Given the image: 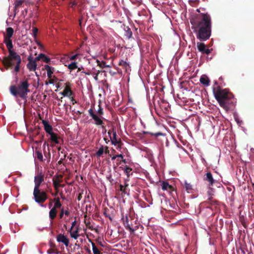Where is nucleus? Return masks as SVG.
<instances>
[{
    "instance_id": "f3484780",
    "label": "nucleus",
    "mask_w": 254,
    "mask_h": 254,
    "mask_svg": "<svg viewBox=\"0 0 254 254\" xmlns=\"http://www.w3.org/2000/svg\"><path fill=\"white\" fill-rule=\"evenodd\" d=\"M49 135H50V139L52 142L57 144H59L60 143L59 140L60 139V137L58 136V134L57 133L53 132V133H51Z\"/></svg>"
},
{
    "instance_id": "20e7f679",
    "label": "nucleus",
    "mask_w": 254,
    "mask_h": 254,
    "mask_svg": "<svg viewBox=\"0 0 254 254\" xmlns=\"http://www.w3.org/2000/svg\"><path fill=\"white\" fill-rule=\"evenodd\" d=\"M29 86V79L24 78L17 83V85H11L9 87V91L13 96L16 97L18 96L26 100L27 94L30 92Z\"/></svg>"
},
{
    "instance_id": "dca6fc26",
    "label": "nucleus",
    "mask_w": 254,
    "mask_h": 254,
    "mask_svg": "<svg viewBox=\"0 0 254 254\" xmlns=\"http://www.w3.org/2000/svg\"><path fill=\"white\" fill-rule=\"evenodd\" d=\"M60 94L64 97L67 96L70 97L72 95L73 92L69 86L66 84L63 91L61 92Z\"/></svg>"
},
{
    "instance_id": "f704fd0d",
    "label": "nucleus",
    "mask_w": 254,
    "mask_h": 254,
    "mask_svg": "<svg viewBox=\"0 0 254 254\" xmlns=\"http://www.w3.org/2000/svg\"><path fill=\"white\" fill-rule=\"evenodd\" d=\"M104 151V147L103 145H101L98 151L96 152V155L98 157H100L103 154V152Z\"/></svg>"
},
{
    "instance_id": "2f4dec72",
    "label": "nucleus",
    "mask_w": 254,
    "mask_h": 254,
    "mask_svg": "<svg viewBox=\"0 0 254 254\" xmlns=\"http://www.w3.org/2000/svg\"><path fill=\"white\" fill-rule=\"evenodd\" d=\"M67 67L70 70H73L77 68V63L76 62H72L70 64H68Z\"/></svg>"
},
{
    "instance_id": "864d4df0",
    "label": "nucleus",
    "mask_w": 254,
    "mask_h": 254,
    "mask_svg": "<svg viewBox=\"0 0 254 254\" xmlns=\"http://www.w3.org/2000/svg\"><path fill=\"white\" fill-rule=\"evenodd\" d=\"M78 69H77V72H79V71H81L82 69H83V66H81V67H78L77 66V68Z\"/></svg>"
},
{
    "instance_id": "c85d7f7f",
    "label": "nucleus",
    "mask_w": 254,
    "mask_h": 254,
    "mask_svg": "<svg viewBox=\"0 0 254 254\" xmlns=\"http://www.w3.org/2000/svg\"><path fill=\"white\" fill-rule=\"evenodd\" d=\"M35 154L36 156V157L40 161H43V154L41 151L39 150H36L35 152Z\"/></svg>"
},
{
    "instance_id": "393cba45",
    "label": "nucleus",
    "mask_w": 254,
    "mask_h": 254,
    "mask_svg": "<svg viewBox=\"0 0 254 254\" xmlns=\"http://www.w3.org/2000/svg\"><path fill=\"white\" fill-rule=\"evenodd\" d=\"M24 2V0H17L15 2V6H14V12H15V14H16V13L17 12H18V10H17V8L19 7H22V4Z\"/></svg>"
},
{
    "instance_id": "052dcab7",
    "label": "nucleus",
    "mask_w": 254,
    "mask_h": 254,
    "mask_svg": "<svg viewBox=\"0 0 254 254\" xmlns=\"http://www.w3.org/2000/svg\"><path fill=\"white\" fill-rule=\"evenodd\" d=\"M94 79L96 80H98V73H97L96 74V75L94 76Z\"/></svg>"
},
{
    "instance_id": "680f3d73",
    "label": "nucleus",
    "mask_w": 254,
    "mask_h": 254,
    "mask_svg": "<svg viewBox=\"0 0 254 254\" xmlns=\"http://www.w3.org/2000/svg\"><path fill=\"white\" fill-rule=\"evenodd\" d=\"M58 191H59V190H56V192L54 194H53V195L56 196V195H57L58 193Z\"/></svg>"
},
{
    "instance_id": "f257e3e1",
    "label": "nucleus",
    "mask_w": 254,
    "mask_h": 254,
    "mask_svg": "<svg viewBox=\"0 0 254 254\" xmlns=\"http://www.w3.org/2000/svg\"><path fill=\"white\" fill-rule=\"evenodd\" d=\"M201 18L193 23L192 27L194 32H196V37L200 41H206L208 39L211 34V21L210 16L207 13L200 14Z\"/></svg>"
},
{
    "instance_id": "0e129e2a",
    "label": "nucleus",
    "mask_w": 254,
    "mask_h": 254,
    "mask_svg": "<svg viewBox=\"0 0 254 254\" xmlns=\"http://www.w3.org/2000/svg\"><path fill=\"white\" fill-rule=\"evenodd\" d=\"M52 205V202H50L49 204V207H51V206Z\"/></svg>"
},
{
    "instance_id": "c9c22d12",
    "label": "nucleus",
    "mask_w": 254,
    "mask_h": 254,
    "mask_svg": "<svg viewBox=\"0 0 254 254\" xmlns=\"http://www.w3.org/2000/svg\"><path fill=\"white\" fill-rule=\"evenodd\" d=\"M131 171L132 169L127 166H126L125 168H124V172L128 177H129V173Z\"/></svg>"
},
{
    "instance_id": "c03bdc74",
    "label": "nucleus",
    "mask_w": 254,
    "mask_h": 254,
    "mask_svg": "<svg viewBox=\"0 0 254 254\" xmlns=\"http://www.w3.org/2000/svg\"><path fill=\"white\" fill-rule=\"evenodd\" d=\"M79 56V54H75L73 56H72L70 57L69 59L71 61H74V60H75L77 57Z\"/></svg>"
},
{
    "instance_id": "4d7b16f0",
    "label": "nucleus",
    "mask_w": 254,
    "mask_h": 254,
    "mask_svg": "<svg viewBox=\"0 0 254 254\" xmlns=\"http://www.w3.org/2000/svg\"><path fill=\"white\" fill-rule=\"evenodd\" d=\"M117 158V155H114V156L112 157V160H115Z\"/></svg>"
},
{
    "instance_id": "3c124183",
    "label": "nucleus",
    "mask_w": 254,
    "mask_h": 254,
    "mask_svg": "<svg viewBox=\"0 0 254 254\" xmlns=\"http://www.w3.org/2000/svg\"><path fill=\"white\" fill-rule=\"evenodd\" d=\"M53 201H54L55 202H60V199L59 197H56L55 198Z\"/></svg>"
},
{
    "instance_id": "774afa93",
    "label": "nucleus",
    "mask_w": 254,
    "mask_h": 254,
    "mask_svg": "<svg viewBox=\"0 0 254 254\" xmlns=\"http://www.w3.org/2000/svg\"><path fill=\"white\" fill-rule=\"evenodd\" d=\"M122 161H123V162H124V163H126V162L125 159H122Z\"/></svg>"
},
{
    "instance_id": "bb28decb",
    "label": "nucleus",
    "mask_w": 254,
    "mask_h": 254,
    "mask_svg": "<svg viewBox=\"0 0 254 254\" xmlns=\"http://www.w3.org/2000/svg\"><path fill=\"white\" fill-rule=\"evenodd\" d=\"M45 68L47 72V76L48 78H51L52 75L53 73V70L52 69V67L48 64L45 65Z\"/></svg>"
},
{
    "instance_id": "6e6d98bb",
    "label": "nucleus",
    "mask_w": 254,
    "mask_h": 254,
    "mask_svg": "<svg viewBox=\"0 0 254 254\" xmlns=\"http://www.w3.org/2000/svg\"><path fill=\"white\" fill-rule=\"evenodd\" d=\"M117 158H121L122 159H123V154H119V155H117Z\"/></svg>"
},
{
    "instance_id": "0eeeda50",
    "label": "nucleus",
    "mask_w": 254,
    "mask_h": 254,
    "mask_svg": "<svg viewBox=\"0 0 254 254\" xmlns=\"http://www.w3.org/2000/svg\"><path fill=\"white\" fill-rule=\"evenodd\" d=\"M88 113L89 115L92 117V118L95 121V124H96V125L102 126V128L104 129L105 127L104 126H103V125L104 124L103 121L97 115L94 113L92 108H90L88 110Z\"/></svg>"
},
{
    "instance_id": "a211bd4d",
    "label": "nucleus",
    "mask_w": 254,
    "mask_h": 254,
    "mask_svg": "<svg viewBox=\"0 0 254 254\" xmlns=\"http://www.w3.org/2000/svg\"><path fill=\"white\" fill-rule=\"evenodd\" d=\"M202 204H208L211 206H214L216 207L218 205V201L216 199H213V198H208L207 200L203 202Z\"/></svg>"
},
{
    "instance_id": "e433bc0d",
    "label": "nucleus",
    "mask_w": 254,
    "mask_h": 254,
    "mask_svg": "<svg viewBox=\"0 0 254 254\" xmlns=\"http://www.w3.org/2000/svg\"><path fill=\"white\" fill-rule=\"evenodd\" d=\"M108 211L109 210L108 209V208H106L105 209H104V212H103V214L104 215H105V216L106 217H107L109 219H110V220H112V217H111L110 216V214H109V213L108 212Z\"/></svg>"
},
{
    "instance_id": "4c0bfd02",
    "label": "nucleus",
    "mask_w": 254,
    "mask_h": 254,
    "mask_svg": "<svg viewBox=\"0 0 254 254\" xmlns=\"http://www.w3.org/2000/svg\"><path fill=\"white\" fill-rule=\"evenodd\" d=\"M98 106L99 109L97 112V113L99 116H102L104 114L103 109L101 107L100 104H99Z\"/></svg>"
},
{
    "instance_id": "69168bd1",
    "label": "nucleus",
    "mask_w": 254,
    "mask_h": 254,
    "mask_svg": "<svg viewBox=\"0 0 254 254\" xmlns=\"http://www.w3.org/2000/svg\"><path fill=\"white\" fill-rule=\"evenodd\" d=\"M24 12H25V13H26V14L27 13V9H24ZM23 13H24V11H23Z\"/></svg>"
},
{
    "instance_id": "7ed1b4c3",
    "label": "nucleus",
    "mask_w": 254,
    "mask_h": 254,
    "mask_svg": "<svg viewBox=\"0 0 254 254\" xmlns=\"http://www.w3.org/2000/svg\"><path fill=\"white\" fill-rule=\"evenodd\" d=\"M213 92L219 105L226 110H228L229 105L232 103L231 100L234 97L233 94L230 92L228 89H223L220 86L213 87Z\"/></svg>"
},
{
    "instance_id": "72a5a7b5",
    "label": "nucleus",
    "mask_w": 254,
    "mask_h": 254,
    "mask_svg": "<svg viewBox=\"0 0 254 254\" xmlns=\"http://www.w3.org/2000/svg\"><path fill=\"white\" fill-rule=\"evenodd\" d=\"M119 64L121 66H122L126 70L127 69V67L129 66V64L126 61H124L123 60H121L119 62Z\"/></svg>"
},
{
    "instance_id": "338daca9",
    "label": "nucleus",
    "mask_w": 254,
    "mask_h": 254,
    "mask_svg": "<svg viewBox=\"0 0 254 254\" xmlns=\"http://www.w3.org/2000/svg\"><path fill=\"white\" fill-rule=\"evenodd\" d=\"M64 187V185H61V186H60V187Z\"/></svg>"
},
{
    "instance_id": "412c9836",
    "label": "nucleus",
    "mask_w": 254,
    "mask_h": 254,
    "mask_svg": "<svg viewBox=\"0 0 254 254\" xmlns=\"http://www.w3.org/2000/svg\"><path fill=\"white\" fill-rule=\"evenodd\" d=\"M125 36L129 39L132 37V33L128 26H124Z\"/></svg>"
},
{
    "instance_id": "79ce46f5",
    "label": "nucleus",
    "mask_w": 254,
    "mask_h": 254,
    "mask_svg": "<svg viewBox=\"0 0 254 254\" xmlns=\"http://www.w3.org/2000/svg\"><path fill=\"white\" fill-rule=\"evenodd\" d=\"M120 190L122 191L123 193H126V189L124 186L122 185H120Z\"/></svg>"
},
{
    "instance_id": "bf43d9fd",
    "label": "nucleus",
    "mask_w": 254,
    "mask_h": 254,
    "mask_svg": "<svg viewBox=\"0 0 254 254\" xmlns=\"http://www.w3.org/2000/svg\"><path fill=\"white\" fill-rule=\"evenodd\" d=\"M111 132H112V130H109L108 131V133L109 135L110 136H110H111Z\"/></svg>"
},
{
    "instance_id": "49530a36",
    "label": "nucleus",
    "mask_w": 254,
    "mask_h": 254,
    "mask_svg": "<svg viewBox=\"0 0 254 254\" xmlns=\"http://www.w3.org/2000/svg\"><path fill=\"white\" fill-rule=\"evenodd\" d=\"M76 224V221L75 220L73 222H72V223L71 224V227L69 231V232H71V231H72L73 228L75 226Z\"/></svg>"
},
{
    "instance_id": "6e6552de",
    "label": "nucleus",
    "mask_w": 254,
    "mask_h": 254,
    "mask_svg": "<svg viewBox=\"0 0 254 254\" xmlns=\"http://www.w3.org/2000/svg\"><path fill=\"white\" fill-rule=\"evenodd\" d=\"M197 48L198 51L202 54L209 55L212 50V49H209L208 48L207 46L202 42L197 43Z\"/></svg>"
},
{
    "instance_id": "ea45409f",
    "label": "nucleus",
    "mask_w": 254,
    "mask_h": 254,
    "mask_svg": "<svg viewBox=\"0 0 254 254\" xmlns=\"http://www.w3.org/2000/svg\"><path fill=\"white\" fill-rule=\"evenodd\" d=\"M148 133L149 134H150L151 135H154V136H155L156 137H158L159 136H161V135H163V133L161 132H156V133L148 132Z\"/></svg>"
},
{
    "instance_id": "9d476101",
    "label": "nucleus",
    "mask_w": 254,
    "mask_h": 254,
    "mask_svg": "<svg viewBox=\"0 0 254 254\" xmlns=\"http://www.w3.org/2000/svg\"><path fill=\"white\" fill-rule=\"evenodd\" d=\"M162 189L163 190H167L170 193H172L173 191H175L174 188L169 184L167 182L163 181L161 184Z\"/></svg>"
},
{
    "instance_id": "1a4fd4ad",
    "label": "nucleus",
    "mask_w": 254,
    "mask_h": 254,
    "mask_svg": "<svg viewBox=\"0 0 254 254\" xmlns=\"http://www.w3.org/2000/svg\"><path fill=\"white\" fill-rule=\"evenodd\" d=\"M28 63L27 64V67L30 71H35L37 68V64L36 59L32 60L31 57L28 58Z\"/></svg>"
},
{
    "instance_id": "de8ad7c7",
    "label": "nucleus",
    "mask_w": 254,
    "mask_h": 254,
    "mask_svg": "<svg viewBox=\"0 0 254 254\" xmlns=\"http://www.w3.org/2000/svg\"><path fill=\"white\" fill-rule=\"evenodd\" d=\"M70 214L69 211L68 210V209L67 208V210L64 211V214L66 216H68Z\"/></svg>"
},
{
    "instance_id": "ddd939ff",
    "label": "nucleus",
    "mask_w": 254,
    "mask_h": 254,
    "mask_svg": "<svg viewBox=\"0 0 254 254\" xmlns=\"http://www.w3.org/2000/svg\"><path fill=\"white\" fill-rule=\"evenodd\" d=\"M57 240L58 242L64 243L66 247L69 245V240L64 234H59L57 237Z\"/></svg>"
},
{
    "instance_id": "13d9d810",
    "label": "nucleus",
    "mask_w": 254,
    "mask_h": 254,
    "mask_svg": "<svg viewBox=\"0 0 254 254\" xmlns=\"http://www.w3.org/2000/svg\"><path fill=\"white\" fill-rule=\"evenodd\" d=\"M82 113L81 112L79 111H77L76 112V114H78V115H81V114H82Z\"/></svg>"
},
{
    "instance_id": "f03ea898",
    "label": "nucleus",
    "mask_w": 254,
    "mask_h": 254,
    "mask_svg": "<svg viewBox=\"0 0 254 254\" xmlns=\"http://www.w3.org/2000/svg\"><path fill=\"white\" fill-rule=\"evenodd\" d=\"M8 55L3 57L2 63L7 70L12 69V72L17 79V73L20 71L22 63L21 58L13 49V48L7 49Z\"/></svg>"
},
{
    "instance_id": "09e8293b",
    "label": "nucleus",
    "mask_w": 254,
    "mask_h": 254,
    "mask_svg": "<svg viewBox=\"0 0 254 254\" xmlns=\"http://www.w3.org/2000/svg\"><path fill=\"white\" fill-rule=\"evenodd\" d=\"M70 100H71V101L72 103V104H73H73H75V103H76V101L75 100V99H74V98H73V97H71L70 98Z\"/></svg>"
},
{
    "instance_id": "c756f323",
    "label": "nucleus",
    "mask_w": 254,
    "mask_h": 254,
    "mask_svg": "<svg viewBox=\"0 0 254 254\" xmlns=\"http://www.w3.org/2000/svg\"><path fill=\"white\" fill-rule=\"evenodd\" d=\"M207 195L208 198H213L212 196L214 195V190L211 187L209 186L208 190L207 191Z\"/></svg>"
},
{
    "instance_id": "58836bf2",
    "label": "nucleus",
    "mask_w": 254,
    "mask_h": 254,
    "mask_svg": "<svg viewBox=\"0 0 254 254\" xmlns=\"http://www.w3.org/2000/svg\"><path fill=\"white\" fill-rule=\"evenodd\" d=\"M41 184L38 183H35V187L33 192H36V191L40 190V186Z\"/></svg>"
},
{
    "instance_id": "7c9ffc66",
    "label": "nucleus",
    "mask_w": 254,
    "mask_h": 254,
    "mask_svg": "<svg viewBox=\"0 0 254 254\" xmlns=\"http://www.w3.org/2000/svg\"><path fill=\"white\" fill-rule=\"evenodd\" d=\"M97 63V65L99 66L101 68H103L106 67H109V65H106V62L104 61L100 62L99 60H97L96 61Z\"/></svg>"
},
{
    "instance_id": "8fccbe9b",
    "label": "nucleus",
    "mask_w": 254,
    "mask_h": 254,
    "mask_svg": "<svg viewBox=\"0 0 254 254\" xmlns=\"http://www.w3.org/2000/svg\"><path fill=\"white\" fill-rule=\"evenodd\" d=\"M105 153L106 154H108L109 153V150L108 149V146H106L105 147Z\"/></svg>"
},
{
    "instance_id": "39448f33",
    "label": "nucleus",
    "mask_w": 254,
    "mask_h": 254,
    "mask_svg": "<svg viewBox=\"0 0 254 254\" xmlns=\"http://www.w3.org/2000/svg\"><path fill=\"white\" fill-rule=\"evenodd\" d=\"M14 33V30L11 27H8L6 29V33H4L3 42L6 45L7 49L13 48L12 40L11 39Z\"/></svg>"
},
{
    "instance_id": "b1692460",
    "label": "nucleus",
    "mask_w": 254,
    "mask_h": 254,
    "mask_svg": "<svg viewBox=\"0 0 254 254\" xmlns=\"http://www.w3.org/2000/svg\"><path fill=\"white\" fill-rule=\"evenodd\" d=\"M89 241L91 243L92 246V250L94 254H102V253L100 252L99 249L96 247L95 243L92 242L91 240L89 239Z\"/></svg>"
},
{
    "instance_id": "f8f14e48",
    "label": "nucleus",
    "mask_w": 254,
    "mask_h": 254,
    "mask_svg": "<svg viewBox=\"0 0 254 254\" xmlns=\"http://www.w3.org/2000/svg\"><path fill=\"white\" fill-rule=\"evenodd\" d=\"M203 180L205 181L208 182V185L209 187L212 186L215 182V181L213 179L212 174L210 172H207L205 174V177L204 178Z\"/></svg>"
},
{
    "instance_id": "423d86ee",
    "label": "nucleus",
    "mask_w": 254,
    "mask_h": 254,
    "mask_svg": "<svg viewBox=\"0 0 254 254\" xmlns=\"http://www.w3.org/2000/svg\"><path fill=\"white\" fill-rule=\"evenodd\" d=\"M33 196L35 201L39 204L44 203L48 198L47 193L41 190L33 192Z\"/></svg>"
},
{
    "instance_id": "a19ab883",
    "label": "nucleus",
    "mask_w": 254,
    "mask_h": 254,
    "mask_svg": "<svg viewBox=\"0 0 254 254\" xmlns=\"http://www.w3.org/2000/svg\"><path fill=\"white\" fill-rule=\"evenodd\" d=\"M62 206V203L60 202H55L54 206L53 207L55 208L56 209L59 208Z\"/></svg>"
},
{
    "instance_id": "603ef678",
    "label": "nucleus",
    "mask_w": 254,
    "mask_h": 254,
    "mask_svg": "<svg viewBox=\"0 0 254 254\" xmlns=\"http://www.w3.org/2000/svg\"><path fill=\"white\" fill-rule=\"evenodd\" d=\"M85 250L86 251V252L89 254H91V251L90 249H89L88 248H86V247H85Z\"/></svg>"
},
{
    "instance_id": "473e14b6",
    "label": "nucleus",
    "mask_w": 254,
    "mask_h": 254,
    "mask_svg": "<svg viewBox=\"0 0 254 254\" xmlns=\"http://www.w3.org/2000/svg\"><path fill=\"white\" fill-rule=\"evenodd\" d=\"M70 233V236L71 238H74V239H77L79 237V235L78 234V229L76 230L73 232H69Z\"/></svg>"
},
{
    "instance_id": "2eb2a0df",
    "label": "nucleus",
    "mask_w": 254,
    "mask_h": 254,
    "mask_svg": "<svg viewBox=\"0 0 254 254\" xmlns=\"http://www.w3.org/2000/svg\"><path fill=\"white\" fill-rule=\"evenodd\" d=\"M122 219L123 220L124 225L125 227H126V228L127 229L129 230V231L131 233L134 232V231H135V229H133L131 226L130 224L129 223V219H128V217L126 216V217L125 218H123Z\"/></svg>"
},
{
    "instance_id": "5701e85b",
    "label": "nucleus",
    "mask_w": 254,
    "mask_h": 254,
    "mask_svg": "<svg viewBox=\"0 0 254 254\" xmlns=\"http://www.w3.org/2000/svg\"><path fill=\"white\" fill-rule=\"evenodd\" d=\"M57 209H56L54 207H53L50 210V212H49V217H50V219L52 220H54L56 218V217L57 216Z\"/></svg>"
},
{
    "instance_id": "37998d69",
    "label": "nucleus",
    "mask_w": 254,
    "mask_h": 254,
    "mask_svg": "<svg viewBox=\"0 0 254 254\" xmlns=\"http://www.w3.org/2000/svg\"><path fill=\"white\" fill-rule=\"evenodd\" d=\"M32 30H33V34L34 36L36 37V36L37 34L38 31V28H37L36 27H34L33 28Z\"/></svg>"
},
{
    "instance_id": "aec40b11",
    "label": "nucleus",
    "mask_w": 254,
    "mask_h": 254,
    "mask_svg": "<svg viewBox=\"0 0 254 254\" xmlns=\"http://www.w3.org/2000/svg\"><path fill=\"white\" fill-rule=\"evenodd\" d=\"M199 81L202 84L205 86H208L210 83V80L205 75H202L200 78Z\"/></svg>"
},
{
    "instance_id": "a878e982",
    "label": "nucleus",
    "mask_w": 254,
    "mask_h": 254,
    "mask_svg": "<svg viewBox=\"0 0 254 254\" xmlns=\"http://www.w3.org/2000/svg\"><path fill=\"white\" fill-rule=\"evenodd\" d=\"M113 137L110 136V138L111 139L112 143L115 145L118 144L120 141H118L117 138V133L114 130V129H113Z\"/></svg>"
},
{
    "instance_id": "9b49d317",
    "label": "nucleus",
    "mask_w": 254,
    "mask_h": 254,
    "mask_svg": "<svg viewBox=\"0 0 254 254\" xmlns=\"http://www.w3.org/2000/svg\"><path fill=\"white\" fill-rule=\"evenodd\" d=\"M63 178V176L61 175H59L57 176L56 178L53 179V185L55 189L56 190H59V188L61 186L60 183L62 182V178Z\"/></svg>"
},
{
    "instance_id": "a18cd8bd",
    "label": "nucleus",
    "mask_w": 254,
    "mask_h": 254,
    "mask_svg": "<svg viewBox=\"0 0 254 254\" xmlns=\"http://www.w3.org/2000/svg\"><path fill=\"white\" fill-rule=\"evenodd\" d=\"M64 214V208H63L61 210V212H60V214L59 215L60 218H62L63 217Z\"/></svg>"
},
{
    "instance_id": "4be33fe9",
    "label": "nucleus",
    "mask_w": 254,
    "mask_h": 254,
    "mask_svg": "<svg viewBox=\"0 0 254 254\" xmlns=\"http://www.w3.org/2000/svg\"><path fill=\"white\" fill-rule=\"evenodd\" d=\"M44 175L42 173H40L34 177V183L41 184L44 181Z\"/></svg>"
},
{
    "instance_id": "cd10ccee",
    "label": "nucleus",
    "mask_w": 254,
    "mask_h": 254,
    "mask_svg": "<svg viewBox=\"0 0 254 254\" xmlns=\"http://www.w3.org/2000/svg\"><path fill=\"white\" fill-rule=\"evenodd\" d=\"M185 188L186 191L188 193H191L192 192V186L190 183H188L187 182H185Z\"/></svg>"
},
{
    "instance_id": "4468645a",
    "label": "nucleus",
    "mask_w": 254,
    "mask_h": 254,
    "mask_svg": "<svg viewBox=\"0 0 254 254\" xmlns=\"http://www.w3.org/2000/svg\"><path fill=\"white\" fill-rule=\"evenodd\" d=\"M42 123L44 126L45 131L49 134L53 133V127L51 125L49 124V121L47 120H43Z\"/></svg>"
},
{
    "instance_id": "5fc2aeb1",
    "label": "nucleus",
    "mask_w": 254,
    "mask_h": 254,
    "mask_svg": "<svg viewBox=\"0 0 254 254\" xmlns=\"http://www.w3.org/2000/svg\"><path fill=\"white\" fill-rule=\"evenodd\" d=\"M82 73H83L85 74L88 75H89L90 74V72H89V71H82Z\"/></svg>"
},
{
    "instance_id": "e2e57ef3",
    "label": "nucleus",
    "mask_w": 254,
    "mask_h": 254,
    "mask_svg": "<svg viewBox=\"0 0 254 254\" xmlns=\"http://www.w3.org/2000/svg\"><path fill=\"white\" fill-rule=\"evenodd\" d=\"M80 198H81V194H79V196H78V200H79L80 199Z\"/></svg>"
},
{
    "instance_id": "6ab92c4d",
    "label": "nucleus",
    "mask_w": 254,
    "mask_h": 254,
    "mask_svg": "<svg viewBox=\"0 0 254 254\" xmlns=\"http://www.w3.org/2000/svg\"><path fill=\"white\" fill-rule=\"evenodd\" d=\"M43 60L46 63H49L50 62V59L44 54H40L39 56L36 57V60L40 61Z\"/></svg>"
}]
</instances>
